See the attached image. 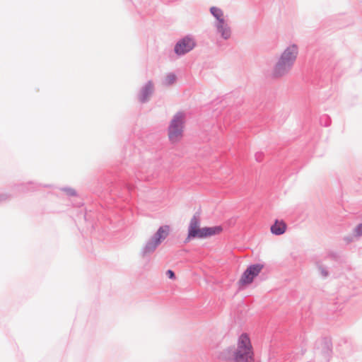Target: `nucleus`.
<instances>
[{"label": "nucleus", "mask_w": 362, "mask_h": 362, "mask_svg": "<svg viewBox=\"0 0 362 362\" xmlns=\"http://www.w3.org/2000/svg\"><path fill=\"white\" fill-rule=\"evenodd\" d=\"M298 55V48L295 45L287 47L281 54V57L276 63L274 69V74L275 76H281L286 74L294 62Z\"/></svg>", "instance_id": "nucleus-1"}, {"label": "nucleus", "mask_w": 362, "mask_h": 362, "mask_svg": "<svg viewBox=\"0 0 362 362\" xmlns=\"http://www.w3.org/2000/svg\"><path fill=\"white\" fill-rule=\"evenodd\" d=\"M252 345L247 334H243L239 337L237 349L233 352L235 362H250L254 360Z\"/></svg>", "instance_id": "nucleus-2"}, {"label": "nucleus", "mask_w": 362, "mask_h": 362, "mask_svg": "<svg viewBox=\"0 0 362 362\" xmlns=\"http://www.w3.org/2000/svg\"><path fill=\"white\" fill-rule=\"evenodd\" d=\"M185 128V115L178 112L173 116L168 128V136L172 144L181 141Z\"/></svg>", "instance_id": "nucleus-3"}, {"label": "nucleus", "mask_w": 362, "mask_h": 362, "mask_svg": "<svg viewBox=\"0 0 362 362\" xmlns=\"http://www.w3.org/2000/svg\"><path fill=\"white\" fill-rule=\"evenodd\" d=\"M169 233V226L165 225L160 226L155 233L153 238L147 243L146 246V251L151 252L155 250V248L161 243V241L166 238Z\"/></svg>", "instance_id": "nucleus-4"}, {"label": "nucleus", "mask_w": 362, "mask_h": 362, "mask_svg": "<svg viewBox=\"0 0 362 362\" xmlns=\"http://www.w3.org/2000/svg\"><path fill=\"white\" fill-rule=\"evenodd\" d=\"M262 269L263 265L261 264L250 265L242 274L241 278L239 280V284L241 286H245L251 284Z\"/></svg>", "instance_id": "nucleus-5"}, {"label": "nucleus", "mask_w": 362, "mask_h": 362, "mask_svg": "<svg viewBox=\"0 0 362 362\" xmlns=\"http://www.w3.org/2000/svg\"><path fill=\"white\" fill-rule=\"evenodd\" d=\"M194 238H202V228L200 227L199 219L196 216L190 220L187 240Z\"/></svg>", "instance_id": "nucleus-6"}, {"label": "nucleus", "mask_w": 362, "mask_h": 362, "mask_svg": "<svg viewBox=\"0 0 362 362\" xmlns=\"http://www.w3.org/2000/svg\"><path fill=\"white\" fill-rule=\"evenodd\" d=\"M194 47V42L193 40L189 37H185L177 43L175 52L177 54H183L192 50Z\"/></svg>", "instance_id": "nucleus-7"}, {"label": "nucleus", "mask_w": 362, "mask_h": 362, "mask_svg": "<svg viewBox=\"0 0 362 362\" xmlns=\"http://www.w3.org/2000/svg\"><path fill=\"white\" fill-rule=\"evenodd\" d=\"M223 231V228L221 226H216L212 227H203L202 228V238H208L212 235L220 234Z\"/></svg>", "instance_id": "nucleus-8"}, {"label": "nucleus", "mask_w": 362, "mask_h": 362, "mask_svg": "<svg viewBox=\"0 0 362 362\" xmlns=\"http://www.w3.org/2000/svg\"><path fill=\"white\" fill-rule=\"evenodd\" d=\"M286 224L284 221L276 220L271 226V232L276 235H282L286 232Z\"/></svg>", "instance_id": "nucleus-9"}, {"label": "nucleus", "mask_w": 362, "mask_h": 362, "mask_svg": "<svg viewBox=\"0 0 362 362\" xmlns=\"http://www.w3.org/2000/svg\"><path fill=\"white\" fill-rule=\"evenodd\" d=\"M216 28L218 32L221 34L223 38L228 39L230 37V29L229 26L226 24V21H224L223 23H217Z\"/></svg>", "instance_id": "nucleus-10"}, {"label": "nucleus", "mask_w": 362, "mask_h": 362, "mask_svg": "<svg viewBox=\"0 0 362 362\" xmlns=\"http://www.w3.org/2000/svg\"><path fill=\"white\" fill-rule=\"evenodd\" d=\"M210 11L211 14L217 19V23H223L225 21L222 10L217 7L213 6L210 8Z\"/></svg>", "instance_id": "nucleus-11"}, {"label": "nucleus", "mask_w": 362, "mask_h": 362, "mask_svg": "<svg viewBox=\"0 0 362 362\" xmlns=\"http://www.w3.org/2000/svg\"><path fill=\"white\" fill-rule=\"evenodd\" d=\"M175 76L174 74H169L165 78L163 83L165 85L173 84L175 81Z\"/></svg>", "instance_id": "nucleus-12"}, {"label": "nucleus", "mask_w": 362, "mask_h": 362, "mask_svg": "<svg viewBox=\"0 0 362 362\" xmlns=\"http://www.w3.org/2000/svg\"><path fill=\"white\" fill-rule=\"evenodd\" d=\"M356 234L359 236L362 235V223L359 224L355 229Z\"/></svg>", "instance_id": "nucleus-13"}, {"label": "nucleus", "mask_w": 362, "mask_h": 362, "mask_svg": "<svg viewBox=\"0 0 362 362\" xmlns=\"http://www.w3.org/2000/svg\"><path fill=\"white\" fill-rule=\"evenodd\" d=\"M166 276L170 279H174L175 277L174 272L170 269L166 272Z\"/></svg>", "instance_id": "nucleus-14"}, {"label": "nucleus", "mask_w": 362, "mask_h": 362, "mask_svg": "<svg viewBox=\"0 0 362 362\" xmlns=\"http://www.w3.org/2000/svg\"><path fill=\"white\" fill-rule=\"evenodd\" d=\"M153 87L151 84H148L146 87L145 92L151 93L152 92Z\"/></svg>", "instance_id": "nucleus-15"}]
</instances>
